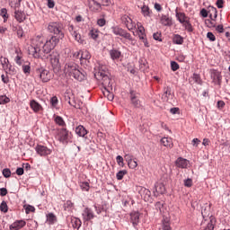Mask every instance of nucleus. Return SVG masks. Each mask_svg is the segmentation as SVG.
Listing matches in <instances>:
<instances>
[{
    "mask_svg": "<svg viewBox=\"0 0 230 230\" xmlns=\"http://www.w3.org/2000/svg\"><path fill=\"white\" fill-rule=\"evenodd\" d=\"M63 38L58 36L51 35L47 40L44 36H37L34 39L32 45L28 49L29 55H31L34 58H40L46 55H49L52 49H55L58 46V42L62 40Z\"/></svg>",
    "mask_w": 230,
    "mask_h": 230,
    "instance_id": "f257e3e1",
    "label": "nucleus"
},
{
    "mask_svg": "<svg viewBox=\"0 0 230 230\" xmlns=\"http://www.w3.org/2000/svg\"><path fill=\"white\" fill-rule=\"evenodd\" d=\"M94 77L99 84H102V87H104L109 102H112V100H114V94L111 93V91H112V82L109 76V70H107V66H99L98 71L94 73Z\"/></svg>",
    "mask_w": 230,
    "mask_h": 230,
    "instance_id": "f03ea898",
    "label": "nucleus"
},
{
    "mask_svg": "<svg viewBox=\"0 0 230 230\" xmlns=\"http://www.w3.org/2000/svg\"><path fill=\"white\" fill-rule=\"evenodd\" d=\"M111 31L113 35L122 37V39H120L122 44H125L126 46H136V40L132 37V34L125 29L116 25L111 27Z\"/></svg>",
    "mask_w": 230,
    "mask_h": 230,
    "instance_id": "7ed1b4c3",
    "label": "nucleus"
},
{
    "mask_svg": "<svg viewBox=\"0 0 230 230\" xmlns=\"http://www.w3.org/2000/svg\"><path fill=\"white\" fill-rule=\"evenodd\" d=\"M65 73L66 75H69V76H73V78H75V80H78V82L85 80V75L80 71L78 65L75 62L66 63Z\"/></svg>",
    "mask_w": 230,
    "mask_h": 230,
    "instance_id": "20e7f679",
    "label": "nucleus"
},
{
    "mask_svg": "<svg viewBox=\"0 0 230 230\" xmlns=\"http://www.w3.org/2000/svg\"><path fill=\"white\" fill-rule=\"evenodd\" d=\"M49 33H52L54 37L64 39V24L60 22H49L47 27Z\"/></svg>",
    "mask_w": 230,
    "mask_h": 230,
    "instance_id": "39448f33",
    "label": "nucleus"
},
{
    "mask_svg": "<svg viewBox=\"0 0 230 230\" xmlns=\"http://www.w3.org/2000/svg\"><path fill=\"white\" fill-rule=\"evenodd\" d=\"M56 138L62 145H68L69 143H71V139H73V133L67 130L66 128H61L58 129Z\"/></svg>",
    "mask_w": 230,
    "mask_h": 230,
    "instance_id": "423d86ee",
    "label": "nucleus"
},
{
    "mask_svg": "<svg viewBox=\"0 0 230 230\" xmlns=\"http://www.w3.org/2000/svg\"><path fill=\"white\" fill-rule=\"evenodd\" d=\"M36 75L39 76L42 84H48L53 78V74L43 66H38L36 68Z\"/></svg>",
    "mask_w": 230,
    "mask_h": 230,
    "instance_id": "0eeeda50",
    "label": "nucleus"
},
{
    "mask_svg": "<svg viewBox=\"0 0 230 230\" xmlns=\"http://www.w3.org/2000/svg\"><path fill=\"white\" fill-rule=\"evenodd\" d=\"M21 1L22 0H14V19L17 22H24V21H26V13L17 9L21 6Z\"/></svg>",
    "mask_w": 230,
    "mask_h": 230,
    "instance_id": "6e6552de",
    "label": "nucleus"
},
{
    "mask_svg": "<svg viewBox=\"0 0 230 230\" xmlns=\"http://www.w3.org/2000/svg\"><path fill=\"white\" fill-rule=\"evenodd\" d=\"M68 31L73 39L78 42V44H85V40L82 37V34H80L77 27H75L74 25H68Z\"/></svg>",
    "mask_w": 230,
    "mask_h": 230,
    "instance_id": "1a4fd4ad",
    "label": "nucleus"
},
{
    "mask_svg": "<svg viewBox=\"0 0 230 230\" xmlns=\"http://www.w3.org/2000/svg\"><path fill=\"white\" fill-rule=\"evenodd\" d=\"M48 54H45V56L41 57H46L48 60L50 62L52 67H60V54L57 51H52L49 56H46Z\"/></svg>",
    "mask_w": 230,
    "mask_h": 230,
    "instance_id": "9d476101",
    "label": "nucleus"
},
{
    "mask_svg": "<svg viewBox=\"0 0 230 230\" xmlns=\"http://www.w3.org/2000/svg\"><path fill=\"white\" fill-rule=\"evenodd\" d=\"M217 224V218L210 216L209 218L204 219L201 222V230H215V225Z\"/></svg>",
    "mask_w": 230,
    "mask_h": 230,
    "instance_id": "9b49d317",
    "label": "nucleus"
},
{
    "mask_svg": "<svg viewBox=\"0 0 230 230\" xmlns=\"http://www.w3.org/2000/svg\"><path fill=\"white\" fill-rule=\"evenodd\" d=\"M34 149L36 154L40 157H48V155H51L53 152V150L43 145H37Z\"/></svg>",
    "mask_w": 230,
    "mask_h": 230,
    "instance_id": "f8f14e48",
    "label": "nucleus"
},
{
    "mask_svg": "<svg viewBox=\"0 0 230 230\" xmlns=\"http://www.w3.org/2000/svg\"><path fill=\"white\" fill-rule=\"evenodd\" d=\"M120 21L124 26L128 30V31H132L136 28V22L132 21L128 15L124 14L121 16Z\"/></svg>",
    "mask_w": 230,
    "mask_h": 230,
    "instance_id": "ddd939ff",
    "label": "nucleus"
},
{
    "mask_svg": "<svg viewBox=\"0 0 230 230\" xmlns=\"http://www.w3.org/2000/svg\"><path fill=\"white\" fill-rule=\"evenodd\" d=\"M88 7L94 13L102 12V0H88Z\"/></svg>",
    "mask_w": 230,
    "mask_h": 230,
    "instance_id": "4468645a",
    "label": "nucleus"
},
{
    "mask_svg": "<svg viewBox=\"0 0 230 230\" xmlns=\"http://www.w3.org/2000/svg\"><path fill=\"white\" fill-rule=\"evenodd\" d=\"M82 217L84 222H91V220H93V218H94L95 216L93 209L89 208H84V209L82 212Z\"/></svg>",
    "mask_w": 230,
    "mask_h": 230,
    "instance_id": "2eb2a0df",
    "label": "nucleus"
},
{
    "mask_svg": "<svg viewBox=\"0 0 230 230\" xmlns=\"http://www.w3.org/2000/svg\"><path fill=\"white\" fill-rule=\"evenodd\" d=\"M110 58L113 62H118L121 57H123V54L121 53V50L118 49H111L109 51Z\"/></svg>",
    "mask_w": 230,
    "mask_h": 230,
    "instance_id": "dca6fc26",
    "label": "nucleus"
},
{
    "mask_svg": "<svg viewBox=\"0 0 230 230\" xmlns=\"http://www.w3.org/2000/svg\"><path fill=\"white\" fill-rule=\"evenodd\" d=\"M129 94L132 105L137 109H139L141 107V102L137 98V93L134 90H130Z\"/></svg>",
    "mask_w": 230,
    "mask_h": 230,
    "instance_id": "f3484780",
    "label": "nucleus"
},
{
    "mask_svg": "<svg viewBox=\"0 0 230 230\" xmlns=\"http://www.w3.org/2000/svg\"><path fill=\"white\" fill-rule=\"evenodd\" d=\"M160 22L162 26H173V20L168 14H162L160 17Z\"/></svg>",
    "mask_w": 230,
    "mask_h": 230,
    "instance_id": "a211bd4d",
    "label": "nucleus"
},
{
    "mask_svg": "<svg viewBox=\"0 0 230 230\" xmlns=\"http://www.w3.org/2000/svg\"><path fill=\"white\" fill-rule=\"evenodd\" d=\"M175 164L177 166V168H188V164H190V161H188V159L186 158H182V157H179L176 162Z\"/></svg>",
    "mask_w": 230,
    "mask_h": 230,
    "instance_id": "6ab92c4d",
    "label": "nucleus"
},
{
    "mask_svg": "<svg viewBox=\"0 0 230 230\" xmlns=\"http://www.w3.org/2000/svg\"><path fill=\"white\" fill-rule=\"evenodd\" d=\"M130 222L133 225V227H137V225L139 224V212L134 211L130 213Z\"/></svg>",
    "mask_w": 230,
    "mask_h": 230,
    "instance_id": "aec40b11",
    "label": "nucleus"
},
{
    "mask_svg": "<svg viewBox=\"0 0 230 230\" xmlns=\"http://www.w3.org/2000/svg\"><path fill=\"white\" fill-rule=\"evenodd\" d=\"M175 15L180 24H183V22L190 20V18L186 16V13L177 11V9L175 10Z\"/></svg>",
    "mask_w": 230,
    "mask_h": 230,
    "instance_id": "412c9836",
    "label": "nucleus"
},
{
    "mask_svg": "<svg viewBox=\"0 0 230 230\" xmlns=\"http://www.w3.org/2000/svg\"><path fill=\"white\" fill-rule=\"evenodd\" d=\"M24 226H26V221L17 220L10 226V229L11 230H19V229H22V227H24Z\"/></svg>",
    "mask_w": 230,
    "mask_h": 230,
    "instance_id": "4be33fe9",
    "label": "nucleus"
},
{
    "mask_svg": "<svg viewBox=\"0 0 230 230\" xmlns=\"http://www.w3.org/2000/svg\"><path fill=\"white\" fill-rule=\"evenodd\" d=\"M165 191H166V189L164 188V185L163 183H157L155 185L153 193L155 195H157L156 193L163 195Z\"/></svg>",
    "mask_w": 230,
    "mask_h": 230,
    "instance_id": "5701e85b",
    "label": "nucleus"
},
{
    "mask_svg": "<svg viewBox=\"0 0 230 230\" xmlns=\"http://www.w3.org/2000/svg\"><path fill=\"white\" fill-rule=\"evenodd\" d=\"M30 105L33 112H40V111H42V105H40V103L37 102L35 100L31 101Z\"/></svg>",
    "mask_w": 230,
    "mask_h": 230,
    "instance_id": "b1692460",
    "label": "nucleus"
},
{
    "mask_svg": "<svg viewBox=\"0 0 230 230\" xmlns=\"http://www.w3.org/2000/svg\"><path fill=\"white\" fill-rule=\"evenodd\" d=\"M170 96H172V88L170 86H166L164 88L162 100H164V102H168V100H170Z\"/></svg>",
    "mask_w": 230,
    "mask_h": 230,
    "instance_id": "393cba45",
    "label": "nucleus"
},
{
    "mask_svg": "<svg viewBox=\"0 0 230 230\" xmlns=\"http://www.w3.org/2000/svg\"><path fill=\"white\" fill-rule=\"evenodd\" d=\"M211 78L214 80V82H217V84L222 83V74H220V72L217 70L212 71Z\"/></svg>",
    "mask_w": 230,
    "mask_h": 230,
    "instance_id": "a878e982",
    "label": "nucleus"
},
{
    "mask_svg": "<svg viewBox=\"0 0 230 230\" xmlns=\"http://www.w3.org/2000/svg\"><path fill=\"white\" fill-rule=\"evenodd\" d=\"M160 143H161V145H163V146H166V148L173 147V141L172 140V138L163 137L160 140Z\"/></svg>",
    "mask_w": 230,
    "mask_h": 230,
    "instance_id": "bb28decb",
    "label": "nucleus"
},
{
    "mask_svg": "<svg viewBox=\"0 0 230 230\" xmlns=\"http://www.w3.org/2000/svg\"><path fill=\"white\" fill-rule=\"evenodd\" d=\"M75 134H77L79 137H85V136H87V129H85L84 126L79 125L75 128Z\"/></svg>",
    "mask_w": 230,
    "mask_h": 230,
    "instance_id": "cd10ccee",
    "label": "nucleus"
},
{
    "mask_svg": "<svg viewBox=\"0 0 230 230\" xmlns=\"http://www.w3.org/2000/svg\"><path fill=\"white\" fill-rule=\"evenodd\" d=\"M201 215H202L203 220H208L209 217H213V215H211V213L209 212V206L207 205L201 208Z\"/></svg>",
    "mask_w": 230,
    "mask_h": 230,
    "instance_id": "c85d7f7f",
    "label": "nucleus"
},
{
    "mask_svg": "<svg viewBox=\"0 0 230 230\" xmlns=\"http://www.w3.org/2000/svg\"><path fill=\"white\" fill-rule=\"evenodd\" d=\"M137 28L138 39L141 40L146 37V34L145 33V27H143V24H141V22L137 23Z\"/></svg>",
    "mask_w": 230,
    "mask_h": 230,
    "instance_id": "c756f323",
    "label": "nucleus"
},
{
    "mask_svg": "<svg viewBox=\"0 0 230 230\" xmlns=\"http://www.w3.org/2000/svg\"><path fill=\"white\" fill-rule=\"evenodd\" d=\"M54 121L56 125H58V127H62V128H66V121L64 120V118L58 115H54Z\"/></svg>",
    "mask_w": 230,
    "mask_h": 230,
    "instance_id": "7c9ffc66",
    "label": "nucleus"
},
{
    "mask_svg": "<svg viewBox=\"0 0 230 230\" xmlns=\"http://www.w3.org/2000/svg\"><path fill=\"white\" fill-rule=\"evenodd\" d=\"M162 229L163 230H172V226L170 225L169 217H164L162 219Z\"/></svg>",
    "mask_w": 230,
    "mask_h": 230,
    "instance_id": "2f4dec72",
    "label": "nucleus"
},
{
    "mask_svg": "<svg viewBox=\"0 0 230 230\" xmlns=\"http://www.w3.org/2000/svg\"><path fill=\"white\" fill-rule=\"evenodd\" d=\"M141 13L144 17H152V10H150V7H148V5H143L141 7Z\"/></svg>",
    "mask_w": 230,
    "mask_h": 230,
    "instance_id": "473e14b6",
    "label": "nucleus"
},
{
    "mask_svg": "<svg viewBox=\"0 0 230 230\" xmlns=\"http://www.w3.org/2000/svg\"><path fill=\"white\" fill-rule=\"evenodd\" d=\"M172 42L173 44L182 45L184 44V38H182V36L180 34H174L172 37Z\"/></svg>",
    "mask_w": 230,
    "mask_h": 230,
    "instance_id": "72a5a7b5",
    "label": "nucleus"
},
{
    "mask_svg": "<svg viewBox=\"0 0 230 230\" xmlns=\"http://www.w3.org/2000/svg\"><path fill=\"white\" fill-rule=\"evenodd\" d=\"M63 208L65 211L71 213V211H73V208H75V204H73L71 200H67L64 203Z\"/></svg>",
    "mask_w": 230,
    "mask_h": 230,
    "instance_id": "f704fd0d",
    "label": "nucleus"
},
{
    "mask_svg": "<svg viewBox=\"0 0 230 230\" xmlns=\"http://www.w3.org/2000/svg\"><path fill=\"white\" fill-rule=\"evenodd\" d=\"M181 25L184 27V30L188 31V33H192L193 31V25H191V22H190V19L186 21L185 22L181 23Z\"/></svg>",
    "mask_w": 230,
    "mask_h": 230,
    "instance_id": "c9c22d12",
    "label": "nucleus"
},
{
    "mask_svg": "<svg viewBox=\"0 0 230 230\" xmlns=\"http://www.w3.org/2000/svg\"><path fill=\"white\" fill-rule=\"evenodd\" d=\"M208 16L211 21H215L217 17V11L215 7H210L208 11Z\"/></svg>",
    "mask_w": 230,
    "mask_h": 230,
    "instance_id": "e433bc0d",
    "label": "nucleus"
},
{
    "mask_svg": "<svg viewBox=\"0 0 230 230\" xmlns=\"http://www.w3.org/2000/svg\"><path fill=\"white\" fill-rule=\"evenodd\" d=\"M47 222L50 226H53V224H55V222H57V216H55V214H53V213H49L47 215Z\"/></svg>",
    "mask_w": 230,
    "mask_h": 230,
    "instance_id": "4c0bfd02",
    "label": "nucleus"
},
{
    "mask_svg": "<svg viewBox=\"0 0 230 230\" xmlns=\"http://www.w3.org/2000/svg\"><path fill=\"white\" fill-rule=\"evenodd\" d=\"M80 60H91V53L88 50H82Z\"/></svg>",
    "mask_w": 230,
    "mask_h": 230,
    "instance_id": "58836bf2",
    "label": "nucleus"
},
{
    "mask_svg": "<svg viewBox=\"0 0 230 230\" xmlns=\"http://www.w3.org/2000/svg\"><path fill=\"white\" fill-rule=\"evenodd\" d=\"M72 224L75 229H80V227H82V221L80 220V218L75 217L74 219H72Z\"/></svg>",
    "mask_w": 230,
    "mask_h": 230,
    "instance_id": "ea45409f",
    "label": "nucleus"
},
{
    "mask_svg": "<svg viewBox=\"0 0 230 230\" xmlns=\"http://www.w3.org/2000/svg\"><path fill=\"white\" fill-rule=\"evenodd\" d=\"M82 191H89V190H91V186L89 185V182L87 181H82L79 184Z\"/></svg>",
    "mask_w": 230,
    "mask_h": 230,
    "instance_id": "a19ab883",
    "label": "nucleus"
},
{
    "mask_svg": "<svg viewBox=\"0 0 230 230\" xmlns=\"http://www.w3.org/2000/svg\"><path fill=\"white\" fill-rule=\"evenodd\" d=\"M0 15L4 19V22H6L8 21V10L6 8H2L0 11Z\"/></svg>",
    "mask_w": 230,
    "mask_h": 230,
    "instance_id": "79ce46f5",
    "label": "nucleus"
},
{
    "mask_svg": "<svg viewBox=\"0 0 230 230\" xmlns=\"http://www.w3.org/2000/svg\"><path fill=\"white\" fill-rule=\"evenodd\" d=\"M22 69L24 75H30L31 73V66H30V63L22 65Z\"/></svg>",
    "mask_w": 230,
    "mask_h": 230,
    "instance_id": "37998d69",
    "label": "nucleus"
},
{
    "mask_svg": "<svg viewBox=\"0 0 230 230\" xmlns=\"http://www.w3.org/2000/svg\"><path fill=\"white\" fill-rule=\"evenodd\" d=\"M4 71H5V73H9V75H15V73H17V70L10 63H9L7 68L4 69Z\"/></svg>",
    "mask_w": 230,
    "mask_h": 230,
    "instance_id": "c03bdc74",
    "label": "nucleus"
},
{
    "mask_svg": "<svg viewBox=\"0 0 230 230\" xmlns=\"http://www.w3.org/2000/svg\"><path fill=\"white\" fill-rule=\"evenodd\" d=\"M6 103H10V98L6 95H0V105H6Z\"/></svg>",
    "mask_w": 230,
    "mask_h": 230,
    "instance_id": "a18cd8bd",
    "label": "nucleus"
},
{
    "mask_svg": "<svg viewBox=\"0 0 230 230\" xmlns=\"http://www.w3.org/2000/svg\"><path fill=\"white\" fill-rule=\"evenodd\" d=\"M1 64L4 71H5V69L8 68V66L10 65V61L8 60V58H4L1 59Z\"/></svg>",
    "mask_w": 230,
    "mask_h": 230,
    "instance_id": "49530a36",
    "label": "nucleus"
},
{
    "mask_svg": "<svg viewBox=\"0 0 230 230\" xmlns=\"http://www.w3.org/2000/svg\"><path fill=\"white\" fill-rule=\"evenodd\" d=\"M14 62L17 64V66H22L24 64V59H22V55L16 56L14 58Z\"/></svg>",
    "mask_w": 230,
    "mask_h": 230,
    "instance_id": "de8ad7c7",
    "label": "nucleus"
},
{
    "mask_svg": "<svg viewBox=\"0 0 230 230\" xmlns=\"http://www.w3.org/2000/svg\"><path fill=\"white\" fill-rule=\"evenodd\" d=\"M125 175H127V170L119 171L116 174L117 181H121L123 179V177H125Z\"/></svg>",
    "mask_w": 230,
    "mask_h": 230,
    "instance_id": "09e8293b",
    "label": "nucleus"
},
{
    "mask_svg": "<svg viewBox=\"0 0 230 230\" xmlns=\"http://www.w3.org/2000/svg\"><path fill=\"white\" fill-rule=\"evenodd\" d=\"M26 215H30V213H35V207L31 205L24 206Z\"/></svg>",
    "mask_w": 230,
    "mask_h": 230,
    "instance_id": "8fccbe9b",
    "label": "nucleus"
},
{
    "mask_svg": "<svg viewBox=\"0 0 230 230\" xmlns=\"http://www.w3.org/2000/svg\"><path fill=\"white\" fill-rule=\"evenodd\" d=\"M0 210L3 213H8V205L6 204V201H2L0 204Z\"/></svg>",
    "mask_w": 230,
    "mask_h": 230,
    "instance_id": "3c124183",
    "label": "nucleus"
},
{
    "mask_svg": "<svg viewBox=\"0 0 230 230\" xmlns=\"http://www.w3.org/2000/svg\"><path fill=\"white\" fill-rule=\"evenodd\" d=\"M89 35L91 39H93V40H96V39H98V31L93 29L90 31Z\"/></svg>",
    "mask_w": 230,
    "mask_h": 230,
    "instance_id": "603ef678",
    "label": "nucleus"
},
{
    "mask_svg": "<svg viewBox=\"0 0 230 230\" xmlns=\"http://www.w3.org/2000/svg\"><path fill=\"white\" fill-rule=\"evenodd\" d=\"M155 206V209L160 211V213H163V208H164V203L163 201H157Z\"/></svg>",
    "mask_w": 230,
    "mask_h": 230,
    "instance_id": "864d4df0",
    "label": "nucleus"
},
{
    "mask_svg": "<svg viewBox=\"0 0 230 230\" xmlns=\"http://www.w3.org/2000/svg\"><path fill=\"white\" fill-rule=\"evenodd\" d=\"M128 166L131 170H136V168H137V162L136 160H130V162L128 163Z\"/></svg>",
    "mask_w": 230,
    "mask_h": 230,
    "instance_id": "5fc2aeb1",
    "label": "nucleus"
},
{
    "mask_svg": "<svg viewBox=\"0 0 230 230\" xmlns=\"http://www.w3.org/2000/svg\"><path fill=\"white\" fill-rule=\"evenodd\" d=\"M2 173H3L4 177H5V179L12 177V171H10V169H8V168L4 169Z\"/></svg>",
    "mask_w": 230,
    "mask_h": 230,
    "instance_id": "6e6d98bb",
    "label": "nucleus"
},
{
    "mask_svg": "<svg viewBox=\"0 0 230 230\" xmlns=\"http://www.w3.org/2000/svg\"><path fill=\"white\" fill-rule=\"evenodd\" d=\"M107 24V21L105 18H101L97 20V25L100 26L101 28H103Z\"/></svg>",
    "mask_w": 230,
    "mask_h": 230,
    "instance_id": "4d7b16f0",
    "label": "nucleus"
},
{
    "mask_svg": "<svg viewBox=\"0 0 230 230\" xmlns=\"http://www.w3.org/2000/svg\"><path fill=\"white\" fill-rule=\"evenodd\" d=\"M213 21H215V20H211V19L206 20L205 21L206 26H208V28H215V22H213Z\"/></svg>",
    "mask_w": 230,
    "mask_h": 230,
    "instance_id": "13d9d810",
    "label": "nucleus"
},
{
    "mask_svg": "<svg viewBox=\"0 0 230 230\" xmlns=\"http://www.w3.org/2000/svg\"><path fill=\"white\" fill-rule=\"evenodd\" d=\"M184 186L186 188H191L193 186V181L190 178L184 180Z\"/></svg>",
    "mask_w": 230,
    "mask_h": 230,
    "instance_id": "bf43d9fd",
    "label": "nucleus"
},
{
    "mask_svg": "<svg viewBox=\"0 0 230 230\" xmlns=\"http://www.w3.org/2000/svg\"><path fill=\"white\" fill-rule=\"evenodd\" d=\"M171 69L172 71H177L179 69V63L175 61L171 62Z\"/></svg>",
    "mask_w": 230,
    "mask_h": 230,
    "instance_id": "052dcab7",
    "label": "nucleus"
},
{
    "mask_svg": "<svg viewBox=\"0 0 230 230\" xmlns=\"http://www.w3.org/2000/svg\"><path fill=\"white\" fill-rule=\"evenodd\" d=\"M207 39L210 40L211 42H215V40H217V37H215V34H213V32H208Z\"/></svg>",
    "mask_w": 230,
    "mask_h": 230,
    "instance_id": "680f3d73",
    "label": "nucleus"
},
{
    "mask_svg": "<svg viewBox=\"0 0 230 230\" xmlns=\"http://www.w3.org/2000/svg\"><path fill=\"white\" fill-rule=\"evenodd\" d=\"M153 38H154L155 40H158V42L163 41V39H161V33H159V32H155L153 34Z\"/></svg>",
    "mask_w": 230,
    "mask_h": 230,
    "instance_id": "e2e57ef3",
    "label": "nucleus"
},
{
    "mask_svg": "<svg viewBox=\"0 0 230 230\" xmlns=\"http://www.w3.org/2000/svg\"><path fill=\"white\" fill-rule=\"evenodd\" d=\"M217 107L219 111H222L226 107V102L224 101H218Z\"/></svg>",
    "mask_w": 230,
    "mask_h": 230,
    "instance_id": "0e129e2a",
    "label": "nucleus"
},
{
    "mask_svg": "<svg viewBox=\"0 0 230 230\" xmlns=\"http://www.w3.org/2000/svg\"><path fill=\"white\" fill-rule=\"evenodd\" d=\"M1 78L4 84H10V77H8V75H4V74H3Z\"/></svg>",
    "mask_w": 230,
    "mask_h": 230,
    "instance_id": "69168bd1",
    "label": "nucleus"
},
{
    "mask_svg": "<svg viewBox=\"0 0 230 230\" xmlns=\"http://www.w3.org/2000/svg\"><path fill=\"white\" fill-rule=\"evenodd\" d=\"M116 161H117L119 166H123V156L118 155L116 157Z\"/></svg>",
    "mask_w": 230,
    "mask_h": 230,
    "instance_id": "338daca9",
    "label": "nucleus"
},
{
    "mask_svg": "<svg viewBox=\"0 0 230 230\" xmlns=\"http://www.w3.org/2000/svg\"><path fill=\"white\" fill-rule=\"evenodd\" d=\"M48 8H55V0H47Z\"/></svg>",
    "mask_w": 230,
    "mask_h": 230,
    "instance_id": "774afa93",
    "label": "nucleus"
}]
</instances>
